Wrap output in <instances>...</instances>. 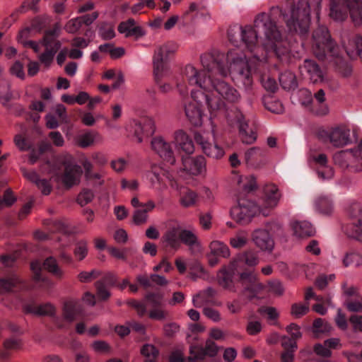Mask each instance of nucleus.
Wrapping results in <instances>:
<instances>
[{
    "label": "nucleus",
    "mask_w": 362,
    "mask_h": 362,
    "mask_svg": "<svg viewBox=\"0 0 362 362\" xmlns=\"http://www.w3.org/2000/svg\"><path fill=\"white\" fill-rule=\"evenodd\" d=\"M136 22L133 18H129L126 21L121 22L118 25V32L127 37L131 28H133Z\"/></svg>",
    "instance_id": "338daca9"
},
{
    "label": "nucleus",
    "mask_w": 362,
    "mask_h": 362,
    "mask_svg": "<svg viewBox=\"0 0 362 362\" xmlns=\"http://www.w3.org/2000/svg\"><path fill=\"white\" fill-rule=\"evenodd\" d=\"M298 95L300 104L311 110L313 103V98L311 92L307 89H300L298 90Z\"/></svg>",
    "instance_id": "3c124183"
},
{
    "label": "nucleus",
    "mask_w": 362,
    "mask_h": 362,
    "mask_svg": "<svg viewBox=\"0 0 362 362\" xmlns=\"http://www.w3.org/2000/svg\"><path fill=\"white\" fill-rule=\"evenodd\" d=\"M325 93L322 89H320L314 94L313 103L311 111L318 116H324L328 114L329 107L325 103Z\"/></svg>",
    "instance_id": "bb28decb"
},
{
    "label": "nucleus",
    "mask_w": 362,
    "mask_h": 362,
    "mask_svg": "<svg viewBox=\"0 0 362 362\" xmlns=\"http://www.w3.org/2000/svg\"><path fill=\"white\" fill-rule=\"evenodd\" d=\"M261 83L267 92L274 93L278 89L276 81L269 75H264L261 77Z\"/></svg>",
    "instance_id": "603ef678"
},
{
    "label": "nucleus",
    "mask_w": 362,
    "mask_h": 362,
    "mask_svg": "<svg viewBox=\"0 0 362 362\" xmlns=\"http://www.w3.org/2000/svg\"><path fill=\"white\" fill-rule=\"evenodd\" d=\"M100 275V272L95 269L90 272H81L78 275V280L82 283H88L96 279Z\"/></svg>",
    "instance_id": "680f3d73"
},
{
    "label": "nucleus",
    "mask_w": 362,
    "mask_h": 362,
    "mask_svg": "<svg viewBox=\"0 0 362 362\" xmlns=\"http://www.w3.org/2000/svg\"><path fill=\"white\" fill-rule=\"evenodd\" d=\"M247 243V238L244 232H240L230 239V245L236 249L244 247Z\"/></svg>",
    "instance_id": "4d7b16f0"
},
{
    "label": "nucleus",
    "mask_w": 362,
    "mask_h": 362,
    "mask_svg": "<svg viewBox=\"0 0 362 362\" xmlns=\"http://www.w3.org/2000/svg\"><path fill=\"white\" fill-rule=\"evenodd\" d=\"M21 282L16 274L0 279V293L10 292Z\"/></svg>",
    "instance_id": "e433bc0d"
},
{
    "label": "nucleus",
    "mask_w": 362,
    "mask_h": 362,
    "mask_svg": "<svg viewBox=\"0 0 362 362\" xmlns=\"http://www.w3.org/2000/svg\"><path fill=\"white\" fill-rule=\"evenodd\" d=\"M341 42L351 59L360 57L362 59V37L347 31L341 35Z\"/></svg>",
    "instance_id": "f8f14e48"
},
{
    "label": "nucleus",
    "mask_w": 362,
    "mask_h": 362,
    "mask_svg": "<svg viewBox=\"0 0 362 362\" xmlns=\"http://www.w3.org/2000/svg\"><path fill=\"white\" fill-rule=\"evenodd\" d=\"M226 59L228 63V74L233 80L242 83L245 87L252 85L251 69L245 55L237 49L230 50L227 53Z\"/></svg>",
    "instance_id": "39448f33"
},
{
    "label": "nucleus",
    "mask_w": 362,
    "mask_h": 362,
    "mask_svg": "<svg viewBox=\"0 0 362 362\" xmlns=\"http://www.w3.org/2000/svg\"><path fill=\"white\" fill-rule=\"evenodd\" d=\"M308 310V304L294 303L291 305V314L297 318L305 315Z\"/></svg>",
    "instance_id": "0e129e2a"
},
{
    "label": "nucleus",
    "mask_w": 362,
    "mask_h": 362,
    "mask_svg": "<svg viewBox=\"0 0 362 362\" xmlns=\"http://www.w3.org/2000/svg\"><path fill=\"white\" fill-rule=\"evenodd\" d=\"M141 354L146 358L144 362H156L159 351L155 346L146 344L141 349Z\"/></svg>",
    "instance_id": "58836bf2"
},
{
    "label": "nucleus",
    "mask_w": 362,
    "mask_h": 362,
    "mask_svg": "<svg viewBox=\"0 0 362 362\" xmlns=\"http://www.w3.org/2000/svg\"><path fill=\"white\" fill-rule=\"evenodd\" d=\"M98 34L104 40H111L115 36L113 25L107 22H103L98 25Z\"/></svg>",
    "instance_id": "c03bdc74"
},
{
    "label": "nucleus",
    "mask_w": 362,
    "mask_h": 362,
    "mask_svg": "<svg viewBox=\"0 0 362 362\" xmlns=\"http://www.w3.org/2000/svg\"><path fill=\"white\" fill-rule=\"evenodd\" d=\"M224 55L220 53L204 54L201 56L202 71H198L192 65H187L185 69V77L191 86H197L206 92L192 91V98L201 102L204 99L211 112L223 109L226 103H237L240 100V94L230 83L221 77H226L228 70L224 64Z\"/></svg>",
    "instance_id": "f257e3e1"
},
{
    "label": "nucleus",
    "mask_w": 362,
    "mask_h": 362,
    "mask_svg": "<svg viewBox=\"0 0 362 362\" xmlns=\"http://www.w3.org/2000/svg\"><path fill=\"white\" fill-rule=\"evenodd\" d=\"M80 310V303L77 300H69L64 303L63 317L67 322H72Z\"/></svg>",
    "instance_id": "72a5a7b5"
},
{
    "label": "nucleus",
    "mask_w": 362,
    "mask_h": 362,
    "mask_svg": "<svg viewBox=\"0 0 362 362\" xmlns=\"http://www.w3.org/2000/svg\"><path fill=\"white\" fill-rule=\"evenodd\" d=\"M333 159L343 169L353 173L362 171V139L356 147L335 153Z\"/></svg>",
    "instance_id": "0eeeda50"
},
{
    "label": "nucleus",
    "mask_w": 362,
    "mask_h": 362,
    "mask_svg": "<svg viewBox=\"0 0 362 362\" xmlns=\"http://www.w3.org/2000/svg\"><path fill=\"white\" fill-rule=\"evenodd\" d=\"M155 206V203L152 200H149L144 205V209H136L132 215L134 224L140 226L146 223L148 221V212L152 211Z\"/></svg>",
    "instance_id": "2f4dec72"
},
{
    "label": "nucleus",
    "mask_w": 362,
    "mask_h": 362,
    "mask_svg": "<svg viewBox=\"0 0 362 362\" xmlns=\"http://www.w3.org/2000/svg\"><path fill=\"white\" fill-rule=\"evenodd\" d=\"M253 28L250 25H245L243 28V43L248 48V49L253 52L256 47L258 38V33H263L262 31H259L256 28Z\"/></svg>",
    "instance_id": "cd10ccee"
},
{
    "label": "nucleus",
    "mask_w": 362,
    "mask_h": 362,
    "mask_svg": "<svg viewBox=\"0 0 362 362\" xmlns=\"http://www.w3.org/2000/svg\"><path fill=\"white\" fill-rule=\"evenodd\" d=\"M240 282L243 286L241 295H245L250 300L256 298L264 286L258 281L257 274L252 271L243 272L239 274Z\"/></svg>",
    "instance_id": "1a4fd4ad"
},
{
    "label": "nucleus",
    "mask_w": 362,
    "mask_h": 362,
    "mask_svg": "<svg viewBox=\"0 0 362 362\" xmlns=\"http://www.w3.org/2000/svg\"><path fill=\"white\" fill-rule=\"evenodd\" d=\"M152 149L165 162L170 165L175 163V153L172 144L167 141L163 137L158 136L152 139Z\"/></svg>",
    "instance_id": "4468645a"
},
{
    "label": "nucleus",
    "mask_w": 362,
    "mask_h": 362,
    "mask_svg": "<svg viewBox=\"0 0 362 362\" xmlns=\"http://www.w3.org/2000/svg\"><path fill=\"white\" fill-rule=\"evenodd\" d=\"M105 171L100 170L98 172H93L85 177L86 181L90 182L93 187H100L105 184Z\"/></svg>",
    "instance_id": "a19ab883"
},
{
    "label": "nucleus",
    "mask_w": 362,
    "mask_h": 362,
    "mask_svg": "<svg viewBox=\"0 0 362 362\" xmlns=\"http://www.w3.org/2000/svg\"><path fill=\"white\" fill-rule=\"evenodd\" d=\"M255 245L262 251L271 252L274 247V241L269 231L266 229L258 228L252 235Z\"/></svg>",
    "instance_id": "b1692460"
},
{
    "label": "nucleus",
    "mask_w": 362,
    "mask_h": 362,
    "mask_svg": "<svg viewBox=\"0 0 362 362\" xmlns=\"http://www.w3.org/2000/svg\"><path fill=\"white\" fill-rule=\"evenodd\" d=\"M94 197L93 190L83 189L77 197V202L83 206L91 202Z\"/></svg>",
    "instance_id": "5fc2aeb1"
},
{
    "label": "nucleus",
    "mask_w": 362,
    "mask_h": 362,
    "mask_svg": "<svg viewBox=\"0 0 362 362\" xmlns=\"http://www.w3.org/2000/svg\"><path fill=\"white\" fill-rule=\"evenodd\" d=\"M182 226L177 222L169 226L162 237L163 243L173 250H178L180 247V234Z\"/></svg>",
    "instance_id": "5701e85b"
},
{
    "label": "nucleus",
    "mask_w": 362,
    "mask_h": 362,
    "mask_svg": "<svg viewBox=\"0 0 362 362\" xmlns=\"http://www.w3.org/2000/svg\"><path fill=\"white\" fill-rule=\"evenodd\" d=\"M264 156V151L259 147H252L245 153V161L253 164Z\"/></svg>",
    "instance_id": "a18cd8bd"
},
{
    "label": "nucleus",
    "mask_w": 362,
    "mask_h": 362,
    "mask_svg": "<svg viewBox=\"0 0 362 362\" xmlns=\"http://www.w3.org/2000/svg\"><path fill=\"white\" fill-rule=\"evenodd\" d=\"M192 98L196 103L190 102L185 104V112L190 122L195 126H198L202 124V112L199 105L204 101V99L200 98L201 102H198L197 100Z\"/></svg>",
    "instance_id": "a878e982"
},
{
    "label": "nucleus",
    "mask_w": 362,
    "mask_h": 362,
    "mask_svg": "<svg viewBox=\"0 0 362 362\" xmlns=\"http://www.w3.org/2000/svg\"><path fill=\"white\" fill-rule=\"evenodd\" d=\"M182 170L194 175H205L206 173V160L203 156H183L182 158Z\"/></svg>",
    "instance_id": "ddd939ff"
},
{
    "label": "nucleus",
    "mask_w": 362,
    "mask_h": 362,
    "mask_svg": "<svg viewBox=\"0 0 362 362\" xmlns=\"http://www.w3.org/2000/svg\"><path fill=\"white\" fill-rule=\"evenodd\" d=\"M240 138L242 141L246 144H252L257 139L256 132L253 131V129H250L249 131H245L243 127L240 129Z\"/></svg>",
    "instance_id": "052dcab7"
},
{
    "label": "nucleus",
    "mask_w": 362,
    "mask_h": 362,
    "mask_svg": "<svg viewBox=\"0 0 362 362\" xmlns=\"http://www.w3.org/2000/svg\"><path fill=\"white\" fill-rule=\"evenodd\" d=\"M312 49L315 56L324 60L327 55L333 57H338V46L332 40L327 28L324 25L318 26L313 33Z\"/></svg>",
    "instance_id": "423d86ee"
},
{
    "label": "nucleus",
    "mask_w": 362,
    "mask_h": 362,
    "mask_svg": "<svg viewBox=\"0 0 362 362\" xmlns=\"http://www.w3.org/2000/svg\"><path fill=\"white\" fill-rule=\"evenodd\" d=\"M27 313H33L37 315H47L54 317L56 315V308L50 303L41 304L37 306L27 305L25 307Z\"/></svg>",
    "instance_id": "473e14b6"
},
{
    "label": "nucleus",
    "mask_w": 362,
    "mask_h": 362,
    "mask_svg": "<svg viewBox=\"0 0 362 362\" xmlns=\"http://www.w3.org/2000/svg\"><path fill=\"white\" fill-rule=\"evenodd\" d=\"M45 20L41 17L35 18L30 27L26 28L21 30L19 33V37L22 38L24 35L26 36L31 30H40L45 25Z\"/></svg>",
    "instance_id": "8fccbe9b"
},
{
    "label": "nucleus",
    "mask_w": 362,
    "mask_h": 362,
    "mask_svg": "<svg viewBox=\"0 0 362 362\" xmlns=\"http://www.w3.org/2000/svg\"><path fill=\"white\" fill-rule=\"evenodd\" d=\"M235 259L230 262L228 267L223 266L217 273V281L218 284L224 289L230 291H235L233 281L234 270L236 267Z\"/></svg>",
    "instance_id": "412c9836"
},
{
    "label": "nucleus",
    "mask_w": 362,
    "mask_h": 362,
    "mask_svg": "<svg viewBox=\"0 0 362 362\" xmlns=\"http://www.w3.org/2000/svg\"><path fill=\"white\" fill-rule=\"evenodd\" d=\"M293 234L299 239L308 238L315 235V229L306 221H293L290 224Z\"/></svg>",
    "instance_id": "393cba45"
},
{
    "label": "nucleus",
    "mask_w": 362,
    "mask_h": 362,
    "mask_svg": "<svg viewBox=\"0 0 362 362\" xmlns=\"http://www.w3.org/2000/svg\"><path fill=\"white\" fill-rule=\"evenodd\" d=\"M332 329L331 325L322 318H317L313 322V332L315 333H329Z\"/></svg>",
    "instance_id": "864d4df0"
},
{
    "label": "nucleus",
    "mask_w": 362,
    "mask_h": 362,
    "mask_svg": "<svg viewBox=\"0 0 362 362\" xmlns=\"http://www.w3.org/2000/svg\"><path fill=\"white\" fill-rule=\"evenodd\" d=\"M209 252L206 255L209 264L211 267L217 265L221 258H228L230 252L228 246L222 241L213 240L210 243Z\"/></svg>",
    "instance_id": "2eb2a0df"
},
{
    "label": "nucleus",
    "mask_w": 362,
    "mask_h": 362,
    "mask_svg": "<svg viewBox=\"0 0 362 362\" xmlns=\"http://www.w3.org/2000/svg\"><path fill=\"white\" fill-rule=\"evenodd\" d=\"M216 293L214 288L208 287L193 296L192 303L196 308H201L204 304L209 303V298L214 297Z\"/></svg>",
    "instance_id": "f704fd0d"
},
{
    "label": "nucleus",
    "mask_w": 362,
    "mask_h": 362,
    "mask_svg": "<svg viewBox=\"0 0 362 362\" xmlns=\"http://www.w3.org/2000/svg\"><path fill=\"white\" fill-rule=\"evenodd\" d=\"M95 286L97 291V296L100 300H107L110 297V292L102 282H95Z\"/></svg>",
    "instance_id": "774afa93"
},
{
    "label": "nucleus",
    "mask_w": 362,
    "mask_h": 362,
    "mask_svg": "<svg viewBox=\"0 0 362 362\" xmlns=\"http://www.w3.org/2000/svg\"><path fill=\"white\" fill-rule=\"evenodd\" d=\"M74 254L79 261L83 260L88 254L87 242L85 240L78 241L76 245Z\"/></svg>",
    "instance_id": "13d9d810"
},
{
    "label": "nucleus",
    "mask_w": 362,
    "mask_h": 362,
    "mask_svg": "<svg viewBox=\"0 0 362 362\" xmlns=\"http://www.w3.org/2000/svg\"><path fill=\"white\" fill-rule=\"evenodd\" d=\"M330 144L337 148H341L351 142L350 129L346 125H339L332 128L327 133Z\"/></svg>",
    "instance_id": "dca6fc26"
},
{
    "label": "nucleus",
    "mask_w": 362,
    "mask_h": 362,
    "mask_svg": "<svg viewBox=\"0 0 362 362\" xmlns=\"http://www.w3.org/2000/svg\"><path fill=\"white\" fill-rule=\"evenodd\" d=\"M59 50V44L54 48H45V51L39 57L40 61L46 66H49L54 57Z\"/></svg>",
    "instance_id": "09e8293b"
},
{
    "label": "nucleus",
    "mask_w": 362,
    "mask_h": 362,
    "mask_svg": "<svg viewBox=\"0 0 362 362\" xmlns=\"http://www.w3.org/2000/svg\"><path fill=\"white\" fill-rule=\"evenodd\" d=\"M264 105L269 111L281 114L284 112L283 104L278 100H274L271 96H264L263 98Z\"/></svg>",
    "instance_id": "4c0bfd02"
},
{
    "label": "nucleus",
    "mask_w": 362,
    "mask_h": 362,
    "mask_svg": "<svg viewBox=\"0 0 362 362\" xmlns=\"http://www.w3.org/2000/svg\"><path fill=\"white\" fill-rule=\"evenodd\" d=\"M173 50L170 45L164 44L158 46L153 56V74L156 80H159L166 69V62L169 56L173 54Z\"/></svg>",
    "instance_id": "9b49d317"
},
{
    "label": "nucleus",
    "mask_w": 362,
    "mask_h": 362,
    "mask_svg": "<svg viewBox=\"0 0 362 362\" xmlns=\"http://www.w3.org/2000/svg\"><path fill=\"white\" fill-rule=\"evenodd\" d=\"M134 134L137 141L141 143L144 136H150L156 132L154 120L148 117H143L139 120H134L132 122Z\"/></svg>",
    "instance_id": "f3484780"
},
{
    "label": "nucleus",
    "mask_w": 362,
    "mask_h": 362,
    "mask_svg": "<svg viewBox=\"0 0 362 362\" xmlns=\"http://www.w3.org/2000/svg\"><path fill=\"white\" fill-rule=\"evenodd\" d=\"M264 202L269 208H274L277 206L281 197L278 187L272 184L267 185L264 189Z\"/></svg>",
    "instance_id": "c85d7f7f"
},
{
    "label": "nucleus",
    "mask_w": 362,
    "mask_h": 362,
    "mask_svg": "<svg viewBox=\"0 0 362 362\" xmlns=\"http://www.w3.org/2000/svg\"><path fill=\"white\" fill-rule=\"evenodd\" d=\"M175 140L178 144L180 148L188 155H191L194 151V146L192 140L182 130H178L175 133Z\"/></svg>",
    "instance_id": "7c9ffc66"
},
{
    "label": "nucleus",
    "mask_w": 362,
    "mask_h": 362,
    "mask_svg": "<svg viewBox=\"0 0 362 362\" xmlns=\"http://www.w3.org/2000/svg\"><path fill=\"white\" fill-rule=\"evenodd\" d=\"M243 28L242 26L234 25L228 30L229 40L236 46L243 42Z\"/></svg>",
    "instance_id": "49530a36"
},
{
    "label": "nucleus",
    "mask_w": 362,
    "mask_h": 362,
    "mask_svg": "<svg viewBox=\"0 0 362 362\" xmlns=\"http://www.w3.org/2000/svg\"><path fill=\"white\" fill-rule=\"evenodd\" d=\"M255 26L262 31L265 37L264 47L268 52H273L281 62H288L291 57V47L283 38L276 23L265 13H259L255 18Z\"/></svg>",
    "instance_id": "f03ea898"
},
{
    "label": "nucleus",
    "mask_w": 362,
    "mask_h": 362,
    "mask_svg": "<svg viewBox=\"0 0 362 362\" xmlns=\"http://www.w3.org/2000/svg\"><path fill=\"white\" fill-rule=\"evenodd\" d=\"M288 33L301 38L307 37L310 25V5L308 0H298L288 14L284 15Z\"/></svg>",
    "instance_id": "7ed1b4c3"
},
{
    "label": "nucleus",
    "mask_w": 362,
    "mask_h": 362,
    "mask_svg": "<svg viewBox=\"0 0 362 362\" xmlns=\"http://www.w3.org/2000/svg\"><path fill=\"white\" fill-rule=\"evenodd\" d=\"M22 346V341L19 338L13 337L6 339L4 341V347L6 350H18Z\"/></svg>",
    "instance_id": "69168bd1"
},
{
    "label": "nucleus",
    "mask_w": 362,
    "mask_h": 362,
    "mask_svg": "<svg viewBox=\"0 0 362 362\" xmlns=\"http://www.w3.org/2000/svg\"><path fill=\"white\" fill-rule=\"evenodd\" d=\"M61 163L64 170L61 175V180L63 184L69 188L78 184L80 177L82 174L81 166L76 164L71 156L64 159Z\"/></svg>",
    "instance_id": "9d476101"
},
{
    "label": "nucleus",
    "mask_w": 362,
    "mask_h": 362,
    "mask_svg": "<svg viewBox=\"0 0 362 362\" xmlns=\"http://www.w3.org/2000/svg\"><path fill=\"white\" fill-rule=\"evenodd\" d=\"M43 267L58 278H62L63 276V272L58 267L57 260L53 257H49L44 261Z\"/></svg>",
    "instance_id": "37998d69"
},
{
    "label": "nucleus",
    "mask_w": 362,
    "mask_h": 362,
    "mask_svg": "<svg viewBox=\"0 0 362 362\" xmlns=\"http://www.w3.org/2000/svg\"><path fill=\"white\" fill-rule=\"evenodd\" d=\"M218 349L216 344L210 339L206 340L204 347L192 346L188 362H197V359H203L205 356L214 357L218 354Z\"/></svg>",
    "instance_id": "a211bd4d"
},
{
    "label": "nucleus",
    "mask_w": 362,
    "mask_h": 362,
    "mask_svg": "<svg viewBox=\"0 0 362 362\" xmlns=\"http://www.w3.org/2000/svg\"><path fill=\"white\" fill-rule=\"evenodd\" d=\"M279 79L281 87L285 90L295 89L298 86L296 75L291 71H286L281 74Z\"/></svg>",
    "instance_id": "c9c22d12"
},
{
    "label": "nucleus",
    "mask_w": 362,
    "mask_h": 362,
    "mask_svg": "<svg viewBox=\"0 0 362 362\" xmlns=\"http://www.w3.org/2000/svg\"><path fill=\"white\" fill-rule=\"evenodd\" d=\"M194 139L195 142L201 146L203 153L207 156L214 159H220L224 156L225 152L223 148L216 144L209 142L199 132L194 133Z\"/></svg>",
    "instance_id": "6ab92c4d"
},
{
    "label": "nucleus",
    "mask_w": 362,
    "mask_h": 362,
    "mask_svg": "<svg viewBox=\"0 0 362 362\" xmlns=\"http://www.w3.org/2000/svg\"><path fill=\"white\" fill-rule=\"evenodd\" d=\"M197 200V194L191 189H187L182 193L180 203L183 207L188 208L194 206Z\"/></svg>",
    "instance_id": "ea45409f"
},
{
    "label": "nucleus",
    "mask_w": 362,
    "mask_h": 362,
    "mask_svg": "<svg viewBox=\"0 0 362 362\" xmlns=\"http://www.w3.org/2000/svg\"><path fill=\"white\" fill-rule=\"evenodd\" d=\"M259 211L258 206L252 201L239 199L238 205L230 209V216L240 224H247Z\"/></svg>",
    "instance_id": "6e6552de"
},
{
    "label": "nucleus",
    "mask_w": 362,
    "mask_h": 362,
    "mask_svg": "<svg viewBox=\"0 0 362 362\" xmlns=\"http://www.w3.org/2000/svg\"><path fill=\"white\" fill-rule=\"evenodd\" d=\"M99 134L97 132H88L77 137L76 143L81 148H87L93 144Z\"/></svg>",
    "instance_id": "79ce46f5"
},
{
    "label": "nucleus",
    "mask_w": 362,
    "mask_h": 362,
    "mask_svg": "<svg viewBox=\"0 0 362 362\" xmlns=\"http://www.w3.org/2000/svg\"><path fill=\"white\" fill-rule=\"evenodd\" d=\"M344 265L347 267L351 265L362 266V255L354 252H347L343 259Z\"/></svg>",
    "instance_id": "de8ad7c7"
},
{
    "label": "nucleus",
    "mask_w": 362,
    "mask_h": 362,
    "mask_svg": "<svg viewBox=\"0 0 362 362\" xmlns=\"http://www.w3.org/2000/svg\"><path fill=\"white\" fill-rule=\"evenodd\" d=\"M240 260L250 267H255L259 264V257L256 252L252 251L245 252Z\"/></svg>",
    "instance_id": "6e6d98bb"
},
{
    "label": "nucleus",
    "mask_w": 362,
    "mask_h": 362,
    "mask_svg": "<svg viewBox=\"0 0 362 362\" xmlns=\"http://www.w3.org/2000/svg\"><path fill=\"white\" fill-rule=\"evenodd\" d=\"M81 26L82 24L79 17H76L67 21L64 25V30L68 33L75 34L81 29Z\"/></svg>",
    "instance_id": "bf43d9fd"
},
{
    "label": "nucleus",
    "mask_w": 362,
    "mask_h": 362,
    "mask_svg": "<svg viewBox=\"0 0 362 362\" xmlns=\"http://www.w3.org/2000/svg\"><path fill=\"white\" fill-rule=\"evenodd\" d=\"M349 12L356 25L362 24L361 0H330L329 16L336 21H343Z\"/></svg>",
    "instance_id": "20e7f679"
},
{
    "label": "nucleus",
    "mask_w": 362,
    "mask_h": 362,
    "mask_svg": "<svg viewBox=\"0 0 362 362\" xmlns=\"http://www.w3.org/2000/svg\"><path fill=\"white\" fill-rule=\"evenodd\" d=\"M300 72L304 78L315 83L323 80V73L319 65L313 59H305L299 66Z\"/></svg>",
    "instance_id": "aec40b11"
},
{
    "label": "nucleus",
    "mask_w": 362,
    "mask_h": 362,
    "mask_svg": "<svg viewBox=\"0 0 362 362\" xmlns=\"http://www.w3.org/2000/svg\"><path fill=\"white\" fill-rule=\"evenodd\" d=\"M317 211L322 215H330L334 211V203L330 197L326 195H320L314 201Z\"/></svg>",
    "instance_id": "c756f323"
},
{
    "label": "nucleus",
    "mask_w": 362,
    "mask_h": 362,
    "mask_svg": "<svg viewBox=\"0 0 362 362\" xmlns=\"http://www.w3.org/2000/svg\"><path fill=\"white\" fill-rule=\"evenodd\" d=\"M180 245H186L191 255H197L202 252V247L199 238L194 229H185L182 228L180 234Z\"/></svg>",
    "instance_id": "4be33fe9"
},
{
    "label": "nucleus",
    "mask_w": 362,
    "mask_h": 362,
    "mask_svg": "<svg viewBox=\"0 0 362 362\" xmlns=\"http://www.w3.org/2000/svg\"><path fill=\"white\" fill-rule=\"evenodd\" d=\"M202 312L204 316L214 322H218L221 320V315L220 312L214 308L204 307Z\"/></svg>",
    "instance_id": "e2e57ef3"
}]
</instances>
